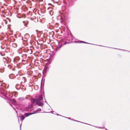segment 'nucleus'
I'll return each instance as SVG.
<instances>
[{
  "mask_svg": "<svg viewBox=\"0 0 130 130\" xmlns=\"http://www.w3.org/2000/svg\"><path fill=\"white\" fill-rule=\"evenodd\" d=\"M31 102L32 103H34L35 102V100L34 98H32L31 100Z\"/></svg>",
  "mask_w": 130,
  "mask_h": 130,
  "instance_id": "obj_8",
  "label": "nucleus"
},
{
  "mask_svg": "<svg viewBox=\"0 0 130 130\" xmlns=\"http://www.w3.org/2000/svg\"><path fill=\"white\" fill-rule=\"evenodd\" d=\"M18 120L19 121V119H18Z\"/></svg>",
  "mask_w": 130,
  "mask_h": 130,
  "instance_id": "obj_22",
  "label": "nucleus"
},
{
  "mask_svg": "<svg viewBox=\"0 0 130 130\" xmlns=\"http://www.w3.org/2000/svg\"><path fill=\"white\" fill-rule=\"evenodd\" d=\"M66 43V42H65L64 44H65Z\"/></svg>",
  "mask_w": 130,
  "mask_h": 130,
  "instance_id": "obj_15",
  "label": "nucleus"
},
{
  "mask_svg": "<svg viewBox=\"0 0 130 130\" xmlns=\"http://www.w3.org/2000/svg\"><path fill=\"white\" fill-rule=\"evenodd\" d=\"M43 99V98L42 96V95H39L37 99H36V104L39 106H43V103L40 102V101L42 100Z\"/></svg>",
  "mask_w": 130,
  "mask_h": 130,
  "instance_id": "obj_2",
  "label": "nucleus"
},
{
  "mask_svg": "<svg viewBox=\"0 0 130 130\" xmlns=\"http://www.w3.org/2000/svg\"><path fill=\"white\" fill-rule=\"evenodd\" d=\"M83 42V43H86V42Z\"/></svg>",
  "mask_w": 130,
  "mask_h": 130,
  "instance_id": "obj_14",
  "label": "nucleus"
},
{
  "mask_svg": "<svg viewBox=\"0 0 130 130\" xmlns=\"http://www.w3.org/2000/svg\"><path fill=\"white\" fill-rule=\"evenodd\" d=\"M9 101L13 104H16L15 101L14 99H10Z\"/></svg>",
  "mask_w": 130,
  "mask_h": 130,
  "instance_id": "obj_5",
  "label": "nucleus"
},
{
  "mask_svg": "<svg viewBox=\"0 0 130 130\" xmlns=\"http://www.w3.org/2000/svg\"><path fill=\"white\" fill-rule=\"evenodd\" d=\"M0 72H2L0 70Z\"/></svg>",
  "mask_w": 130,
  "mask_h": 130,
  "instance_id": "obj_23",
  "label": "nucleus"
},
{
  "mask_svg": "<svg viewBox=\"0 0 130 130\" xmlns=\"http://www.w3.org/2000/svg\"><path fill=\"white\" fill-rule=\"evenodd\" d=\"M41 109L40 108H38L37 109L35 112H36V113L37 112H40L41 111Z\"/></svg>",
  "mask_w": 130,
  "mask_h": 130,
  "instance_id": "obj_7",
  "label": "nucleus"
},
{
  "mask_svg": "<svg viewBox=\"0 0 130 130\" xmlns=\"http://www.w3.org/2000/svg\"><path fill=\"white\" fill-rule=\"evenodd\" d=\"M74 120V121H76L79 122L78 121H76V120Z\"/></svg>",
  "mask_w": 130,
  "mask_h": 130,
  "instance_id": "obj_18",
  "label": "nucleus"
},
{
  "mask_svg": "<svg viewBox=\"0 0 130 130\" xmlns=\"http://www.w3.org/2000/svg\"><path fill=\"white\" fill-rule=\"evenodd\" d=\"M16 88L17 89H19V85L18 84H17L15 86Z\"/></svg>",
  "mask_w": 130,
  "mask_h": 130,
  "instance_id": "obj_10",
  "label": "nucleus"
},
{
  "mask_svg": "<svg viewBox=\"0 0 130 130\" xmlns=\"http://www.w3.org/2000/svg\"><path fill=\"white\" fill-rule=\"evenodd\" d=\"M19 117L21 118V120L22 121L25 118V117L23 116H20Z\"/></svg>",
  "mask_w": 130,
  "mask_h": 130,
  "instance_id": "obj_6",
  "label": "nucleus"
},
{
  "mask_svg": "<svg viewBox=\"0 0 130 130\" xmlns=\"http://www.w3.org/2000/svg\"><path fill=\"white\" fill-rule=\"evenodd\" d=\"M59 45L58 46V48H60L62 46V43H61V44H60V43H59Z\"/></svg>",
  "mask_w": 130,
  "mask_h": 130,
  "instance_id": "obj_11",
  "label": "nucleus"
},
{
  "mask_svg": "<svg viewBox=\"0 0 130 130\" xmlns=\"http://www.w3.org/2000/svg\"><path fill=\"white\" fill-rule=\"evenodd\" d=\"M25 21H23V23H24V26H26V25L25 24Z\"/></svg>",
  "mask_w": 130,
  "mask_h": 130,
  "instance_id": "obj_13",
  "label": "nucleus"
},
{
  "mask_svg": "<svg viewBox=\"0 0 130 130\" xmlns=\"http://www.w3.org/2000/svg\"><path fill=\"white\" fill-rule=\"evenodd\" d=\"M12 46L13 47H15L17 46V44L16 43H13L12 44Z\"/></svg>",
  "mask_w": 130,
  "mask_h": 130,
  "instance_id": "obj_9",
  "label": "nucleus"
},
{
  "mask_svg": "<svg viewBox=\"0 0 130 130\" xmlns=\"http://www.w3.org/2000/svg\"><path fill=\"white\" fill-rule=\"evenodd\" d=\"M1 48L2 49H3L4 48V47H1Z\"/></svg>",
  "mask_w": 130,
  "mask_h": 130,
  "instance_id": "obj_19",
  "label": "nucleus"
},
{
  "mask_svg": "<svg viewBox=\"0 0 130 130\" xmlns=\"http://www.w3.org/2000/svg\"><path fill=\"white\" fill-rule=\"evenodd\" d=\"M36 112H32V113H25L24 114V115L25 116V117H28L30 115H31L36 113Z\"/></svg>",
  "mask_w": 130,
  "mask_h": 130,
  "instance_id": "obj_4",
  "label": "nucleus"
},
{
  "mask_svg": "<svg viewBox=\"0 0 130 130\" xmlns=\"http://www.w3.org/2000/svg\"><path fill=\"white\" fill-rule=\"evenodd\" d=\"M48 10L49 11L50 14L51 15H52L53 13L52 10V8L51 7H49L48 8Z\"/></svg>",
  "mask_w": 130,
  "mask_h": 130,
  "instance_id": "obj_3",
  "label": "nucleus"
},
{
  "mask_svg": "<svg viewBox=\"0 0 130 130\" xmlns=\"http://www.w3.org/2000/svg\"><path fill=\"white\" fill-rule=\"evenodd\" d=\"M2 95H3L6 97H9V98H11L13 95V93L12 92H10V91L7 92L6 91H4L3 92L1 93Z\"/></svg>",
  "mask_w": 130,
  "mask_h": 130,
  "instance_id": "obj_1",
  "label": "nucleus"
},
{
  "mask_svg": "<svg viewBox=\"0 0 130 130\" xmlns=\"http://www.w3.org/2000/svg\"><path fill=\"white\" fill-rule=\"evenodd\" d=\"M67 118L69 119H71V118Z\"/></svg>",
  "mask_w": 130,
  "mask_h": 130,
  "instance_id": "obj_16",
  "label": "nucleus"
},
{
  "mask_svg": "<svg viewBox=\"0 0 130 130\" xmlns=\"http://www.w3.org/2000/svg\"><path fill=\"white\" fill-rule=\"evenodd\" d=\"M13 75L12 74H11L9 76V77L10 79H12L13 78L12 77Z\"/></svg>",
  "mask_w": 130,
  "mask_h": 130,
  "instance_id": "obj_12",
  "label": "nucleus"
},
{
  "mask_svg": "<svg viewBox=\"0 0 130 130\" xmlns=\"http://www.w3.org/2000/svg\"><path fill=\"white\" fill-rule=\"evenodd\" d=\"M59 17H58V18H57V19H59Z\"/></svg>",
  "mask_w": 130,
  "mask_h": 130,
  "instance_id": "obj_20",
  "label": "nucleus"
},
{
  "mask_svg": "<svg viewBox=\"0 0 130 130\" xmlns=\"http://www.w3.org/2000/svg\"><path fill=\"white\" fill-rule=\"evenodd\" d=\"M60 19H62V18H61V17H60Z\"/></svg>",
  "mask_w": 130,
  "mask_h": 130,
  "instance_id": "obj_17",
  "label": "nucleus"
},
{
  "mask_svg": "<svg viewBox=\"0 0 130 130\" xmlns=\"http://www.w3.org/2000/svg\"><path fill=\"white\" fill-rule=\"evenodd\" d=\"M45 70H46V69H45Z\"/></svg>",
  "mask_w": 130,
  "mask_h": 130,
  "instance_id": "obj_21",
  "label": "nucleus"
}]
</instances>
